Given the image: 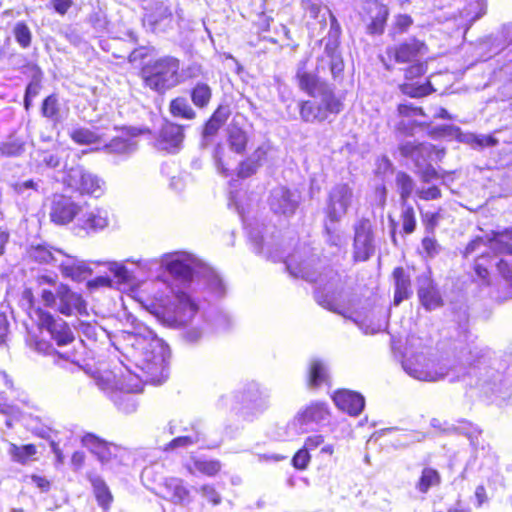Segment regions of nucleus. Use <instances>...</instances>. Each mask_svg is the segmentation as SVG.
<instances>
[{
  "label": "nucleus",
  "mask_w": 512,
  "mask_h": 512,
  "mask_svg": "<svg viewBox=\"0 0 512 512\" xmlns=\"http://www.w3.org/2000/svg\"><path fill=\"white\" fill-rule=\"evenodd\" d=\"M317 260L313 256L304 258L299 251L289 255L285 261L286 269L295 278H302L317 284L315 299L323 307L343 315L358 324L365 334H375L381 331V324L366 325L348 314L346 301L350 303V292L346 288V277H342L333 269H325L318 273L315 268Z\"/></svg>",
  "instance_id": "nucleus-1"
},
{
  "label": "nucleus",
  "mask_w": 512,
  "mask_h": 512,
  "mask_svg": "<svg viewBox=\"0 0 512 512\" xmlns=\"http://www.w3.org/2000/svg\"><path fill=\"white\" fill-rule=\"evenodd\" d=\"M131 343L132 358L136 367L144 374V382L162 384L167 377L163 347L155 333L143 324H136L127 332Z\"/></svg>",
  "instance_id": "nucleus-2"
},
{
  "label": "nucleus",
  "mask_w": 512,
  "mask_h": 512,
  "mask_svg": "<svg viewBox=\"0 0 512 512\" xmlns=\"http://www.w3.org/2000/svg\"><path fill=\"white\" fill-rule=\"evenodd\" d=\"M162 265L172 277L182 283H189L194 278H203L208 288L217 297H222L225 294L226 288L221 277L212 268L189 253L167 254L162 259Z\"/></svg>",
  "instance_id": "nucleus-3"
},
{
  "label": "nucleus",
  "mask_w": 512,
  "mask_h": 512,
  "mask_svg": "<svg viewBox=\"0 0 512 512\" xmlns=\"http://www.w3.org/2000/svg\"><path fill=\"white\" fill-rule=\"evenodd\" d=\"M386 54L398 64H408L404 69V76L408 80L422 76L427 71V64L423 59L428 54V46L415 37L388 47Z\"/></svg>",
  "instance_id": "nucleus-4"
},
{
  "label": "nucleus",
  "mask_w": 512,
  "mask_h": 512,
  "mask_svg": "<svg viewBox=\"0 0 512 512\" xmlns=\"http://www.w3.org/2000/svg\"><path fill=\"white\" fill-rule=\"evenodd\" d=\"M179 70V59L164 56L148 63L142 69L143 80L147 87L162 94L180 83Z\"/></svg>",
  "instance_id": "nucleus-5"
},
{
  "label": "nucleus",
  "mask_w": 512,
  "mask_h": 512,
  "mask_svg": "<svg viewBox=\"0 0 512 512\" xmlns=\"http://www.w3.org/2000/svg\"><path fill=\"white\" fill-rule=\"evenodd\" d=\"M198 305L183 291L173 294L168 305L157 309L156 317L165 325L172 328L185 327L197 314Z\"/></svg>",
  "instance_id": "nucleus-6"
},
{
  "label": "nucleus",
  "mask_w": 512,
  "mask_h": 512,
  "mask_svg": "<svg viewBox=\"0 0 512 512\" xmlns=\"http://www.w3.org/2000/svg\"><path fill=\"white\" fill-rule=\"evenodd\" d=\"M40 296L46 307H57V310L65 316L86 313V302L81 294L74 292L66 284L59 283L55 292L44 288Z\"/></svg>",
  "instance_id": "nucleus-7"
},
{
  "label": "nucleus",
  "mask_w": 512,
  "mask_h": 512,
  "mask_svg": "<svg viewBox=\"0 0 512 512\" xmlns=\"http://www.w3.org/2000/svg\"><path fill=\"white\" fill-rule=\"evenodd\" d=\"M317 98L320 101L307 100L300 102V117L304 122H322L328 118L329 114H338L343 110V103L334 92H326L323 95H318Z\"/></svg>",
  "instance_id": "nucleus-8"
},
{
  "label": "nucleus",
  "mask_w": 512,
  "mask_h": 512,
  "mask_svg": "<svg viewBox=\"0 0 512 512\" xmlns=\"http://www.w3.org/2000/svg\"><path fill=\"white\" fill-rule=\"evenodd\" d=\"M64 184L74 192L95 198L102 196L105 190V182L82 166L68 169L64 178Z\"/></svg>",
  "instance_id": "nucleus-9"
},
{
  "label": "nucleus",
  "mask_w": 512,
  "mask_h": 512,
  "mask_svg": "<svg viewBox=\"0 0 512 512\" xmlns=\"http://www.w3.org/2000/svg\"><path fill=\"white\" fill-rule=\"evenodd\" d=\"M354 198V189L348 183H337L332 186L326 199L327 220L331 224L339 223L353 205Z\"/></svg>",
  "instance_id": "nucleus-10"
},
{
  "label": "nucleus",
  "mask_w": 512,
  "mask_h": 512,
  "mask_svg": "<svg viewBox=\"0 0 512 512\" xmlns=\"http://www.w3.org/2000/svg\"><path fill=\"white\" fill-rule=\"evenodd\" d=\"M109 223V213L105 208H90L85 204L74 222V231L79 236H89L104 230Z\"/></svg>",
  "instance_id": "nucleus-11"
},
{
  "label": "nucleus",
  "mask_w": 512,
  "mask_h": 512,
  "mask_svg": "<svg viewBox=\"0 0 512 512\" xmlns=\"http://www.w3.org/2000/svg\"><path fill=\"white\" fill-rule=\"evenodd\" d=\"M324 42V52L318 58L316 65V72L324 71L329 68L332 78L335 81L341 80L344 70V62L338 51L339 40L338 31L330 32L327 38L322 40Z\"/></svg>",
  "instance_id": "nucleus-12"
},
{
  "label": "nucleus",
  "mask_w": 512,
  "mask_h": 512,
  "mask_svg": "<svg viewBox=\"0 0 512 512\" xmlns=\"http://www.w3.org/2000/svg\"><path fill=\"white\" fill-rule=\"evenodd\" d=\"M267 202L274 215L288 219L296 213L300 195L285 186H277L270 191Z\"/></svg>",
  "instance_id": "nucleus-13"
},
{
  "label": "nucleus",
  "mask_w": 512,
  "mask_h": 512,
  "mask_svg": "<svg viewBox=\"0 0 512 512\" xmlns=\"http://www.w3.org/2000/svg\"><path fill=\"white\" fill-rule=\"evenodd\" d=\"M353 257L355 261L369 260L375 253L374 234L370 220L362 218L354 227Z\"/></svg>",
  "instance_id": "nucleus-14"
},
{
  "label": "nucleus",
  "mask_w": 512,
  "mask_h": 512,
  "mask_svg": "<svg viewBox=\"0 0 512 512\" xmlns=\"http://www.w3.org/2000/svg\"><path fill=\"white\" fill-rule=\"evenodd\" d=\"M389 16V9L380 0H364L361 17L371 35H381Z\"/></svg>",
  "instance_id": "nucleus-15"
},
{
  "label": "nucleus",
  "mask_w": 512,
  "mask_h": 512,
  "mask_svg": "<svg viewBox=\"0 0 512 512\" xmlns=\"http://www.w3.org/2000/svg\"><path fill=\"white\" fill-rule=\"evenodd\" d=\"M328 414V409L324 403H312L298 412L288 424V428L293 430V435L303 434L309 430L311 424H319L327 420Z\"/></svg>",
  "instance_id": "nucleus-16"
},
{
  "label": "nucleus",
  "mask_w": 512,
  "mask_h": 512,
  "mask_svg": "<svg viewBox=\"0 0 512 512\" xmlns=\"http://www.w3.org/2000/svg\"><path fill=\"white\" fill-rule=\"evenodd\" d=\"M417 295L421 305L427 311H433L444 305L443 297L437 284L431 278L430 271L417 277Z\"/></svg>",
  "instance_id": "nucleus-17"
},
{
  "label": "nucleus",
  "mask_w": 512,
  "mask_h": 512,
  "mask_svg": "<svg viewBox=\"0 0 512 512\" xmlns=\"http://www.w3.org/2000/svg\"><path fill=\"white\" fill-rule=\"evenodd\" d=\"M81 211V206L65 195H54L50 207V219L58 225H66L76 221Z\"/></svg>",
  "instance_id": "nucleus-18"
},
{
  "label": "nucleus",
  "mask_w": 512,
  "mask_h": 512,
  "mask_svg": "<svg viewBox=\"0 0 512 512\" xmlns=\"http://www.w3.org/2000/svg\"><path fill=\"white\" fill-rule=\"evenodd\" d=\"M485 13L484 0H459L457 13H449V19L454 20L458 28H463L465 32L469 27Z\"/></svg>",
  "instance_id": "nucleus-19"
},
{
  "label": "nucleus",
  "mask_w": 512,
  "mask_h": 512,
  "mask_svg": "<svg viewBox=\"0 0 512 512\" xmlns=\"http://www.w3.org/2000/svg\"><path fill=\"white\" fill-rule=\"evenodd\" d=\"M306 63L307 60L300 61L297 67L296 79L299 88L313 98L326 92H334L328 83L320 79L319 72L315 73L306 68Z\"/></svg>",
  "instance_id": "nucleus-20"
},
{
  "label": "nucleus",
  "mask_w": 512,
  "mask_h": 512,
  "mask_svg": "<svg viewBox=\"0 0 512 512\" xmlns=\"http://www.w3.org/2000/svg\"><path fill=\"white\" fill-rule=\"evenodd\" d=\"M39 324L46 329L58 346H64L74 341V335L69 325L60 317L49 312H41Z\"/></svg>",
  "instance_id": "nucleus-21"
},
{
  "label": "nucleus",
  "mask_w": 512,
  "mask_h": 512,
  "mask_svg": "<svg viewBox=\"0 0 512 512\" xmlns=\"http://www.w3.org/2000/svg\"><path fill=\"white\" fill-rule=\"evenodd\" d=\"M402 366L411 377L429 382L444 379L450 370L446 363L429 362L426 367H422L419 364L413 363L410 359L405 360Z\"/></svg>",
  "instance_id": "nucleus-22"
},
{
  "label": "nucleus",
  "mask_w": 512,
  "mask_h": 512,
  "mask_svg": "<svg viewBox=\"0 0 512 512\" xmlns=\"http://www.w3.org/2000/svg\"><path fill=\"white\" fill-rule=\"evenodd\" d=\"M57 267L64 278H69L73 281H83L91 276L93 272L88 262L76 256L65 254L63 251L61 252Z\"/></svg>",
  "instance_id": "nucleus-23"
},
{
  "label": "nucleus",
  "mask_w": 512,
  "mask_h": 512,
  "mask_svg": "<svg viewBox=\"0 0 512 512\" xmlns=\"http://www.w3.org/2000/svg\"><path fill=\"white\" fill-rule=\"evenodd\" d=\"M247 122L243 115H235L227 127V141L231 151L243 154L246 150L249 135L246 130Z\"/></svg>",
  "instance_id": "nucleus-24"
},
{
  "label": "nucleus",
  "mask_w": 512,
  "mask_h": 512,
  "mask_svg": "<svg viewBox=\"0 0 512 512\" xmlns=\"http://www.w3.org/2000/svg\"><path fill=\"white\" fill-rule=\"evenodd\" d=\"M183 140V126L167 121L159 130L156 147L174 153L181 148Z\"/></svg>",
  "instance_id": "nucleus-25"
},
{
  "label": "nucleus",
  "mask_w": 512,
  "mask_h": 512,
  "mask_svg": "<svg viewBox=\"0 0 512 512\" xmlns=\"http://www.w3.org/2000/svg\"><path fill=\"white\" fill-rule=\"evenodd\" d=\"M398 150L402 157L411 159L418 169L430 163V159L435 152V147L430 143L405 141L399 144Z\"/></svg>",
  "instance_id": "nucleus-26"
},
{
  "label": "nucleus",
  "mask_w": 512,
  "mask_h": 512,
  "mask_svg": "<svg viewBox=\"0 0 512 512\" xmlns=\"http://www.w3.org/2000/svg\"><path fill=\"white\" fill-rule=\"evenodd\" d=\"M269 397L268 391L261 390L257 383H248L241 391L242 408L252 413L262 412L269 405Z\"/></svg>",
  "instance_id": "nucleus-27"
},
{
  "label": "nucleus",
  "mask_w": 512,
  "mask_h": 512,
  "mask_svg": "<svg viewBox=\"0 0 512 512\" xmlns=\"http://www.w3.org/2000/svg\"><path fill=\"white\" fill-rule=\"evenodd\" d=\"M140 376L136 378L129 376V380L125 379L119 380L117 383V388L123 394H115L113 396V401L125 413H131L136 410V403L133 397L130 395L132 393H138L142 390L141 385L139 383Z\"/></svg>",
  "instance_id": "nucleus-28"
},
{
  "label": "nucleus",
  "mask_w": 512,
  "mask_h": 512,
  "mask_svg": "<svg viewBox=\"0 0 512 512\" xmlns=\"http://www.w3.org/2000/svg\"><path fill=\"white\" fill-rule=\"evenodd\" d=\"M333 400L340 410L347 412L351 416H358L365 406L364 397L360 393L350 390L337 391L333 396Z\"/></svg>",
  "instance_id": "nucleus-29"
},
{
  "label": "nucleus",
  "mask_w": 512,
  "mask_h": 512,
  "mask_svg": "<svg viewBox=\"0 0 512 512\" xmlns=\"http://www.w3.org/2000/svg\"><path fill=\"white\" fill-rule=\"evenodd\" d=\"M145 10L143 23L151 31H156L161 24L170 22L172 19L171 9L163 2L155 1Z\"/></svg>",
  "instance_id": "nucleus-30"
},
{
  "label": "nucleus",
  "mask_w": 512,
  "mask_h": 512,
  "mask_svg": "<svg viewBox=\"0 0 512 512\" xmlns=\"http://www.w3.org/2000/svg\"><path fill=\"white\" fill-rule=\"evenodd\" d=\"M81 442L82 445L88 448L101 463L105 464L111 460L113 456L111 451L112 444L106 442L105 440L92 433L85 434L82 437Z\"/></svg>",
  "instance_id": "nucleus-31"
},
{
  "label": "nucleus",
  "mask_w": 512,
  "mask_h": 512,
  "mask_svg": "<svg viewBox=\"0 0 512 512\" xmlns=\"http://www.w3.org/2000/svg\"><path fill=\"white\" fill-rule=\"evenodd\" d=\"M395 279L394 304L399 305L403 300L412 295L410 276L402 267H397L393 271Z\"/></svg>",
  "instance_id": "nucleus-32"
},
{
  "label": "nucleus",
  "mask_w": 512,
  "mask_h": 512,
  "mask_svg": "<svg viewBox=\"0 0 512 512\" xmlns=\"http://www.w3.org/2000/svg\"><path fill=\"white\" fill-rule=\"evenodd\" d=\"M41 115L50 120L53 124H58L63 121L64 112L56 94H51L43 100Z\"/></svg>",
  "instance_id": "nucleus-33"
},
{
  "label": "nucleus",
  "mask_w": 512,
  "mask_h": 512,
  "mask_svg": "<svg viewBox=\"0 0 512 512\" xmlns=\"http://www.w3.org/2000/svg\"><path fill=\"white\" fill-rule=\"evenodd\" d=\"M103 149L109 154L129 155L136 151L137 142L131 137H114L104 145Z\"/></svg>",
  "instance_id": "nucleus-34"
},
{
  "label": "nucleus",
  "mask_w": 512,
  "mask_h": 512,
  "mask_svg": "<svg viewBox=\"0 0 512 512\" xmlns=\"http://www.w3.org/2000/svg\"><path fill=\"white\" fill-rule=\"evenodd\" d=\"M165 490L167 498L173 503L184 504L189 502V491L183 485L182 480L178 478H170L165 482Z\"/></svg>",
  "instance_id": "nucleus-35"
},
{
  "label": "nucleus",
  "mask_w": 512,
  "mask_h": 512,
  "mask_svg": "<svg viewBox=\"0 0 512 512\" xmlns=\"http://www.w3.org/2000/svg\"><path fill=\"white\" fill-rule=\"evenodd\" d=\"M61 252V250H54L53 252L51 248L45 245H37L30 248L29 255L34 261L40 264H52L57 266Z\"/></svg>",
  "instance_id": "nucleus-36"
},
{
  "label": "nucleus",
  "mask_w": 512,
  "mask_h": 512,
  "mask_svg": "<svg viewBox=\"0 0 512 512\" xmlns=\"http://www.w3.org/2000/svg\"><path fill=\"white\" fill-rule=\"evenodd\" d=\"M490 248L498 253L512 255V230L502 232H492V237L488 239Z\"/></svg>",
  "instance_id": "nucleus-37"
},
{
  "label": "nucleus",
  "mask_w": 512,
  "mask_h": 512,
  "mask_svg": "<svg viewBox=\"0 0 512 512\" xmlns=\"http://www.w3.org/2000/svg\"><path fill=\"white\" fill-rule=\"evenodd\" d=\"M395 185L400 197V204L408 203V199L415 189V181L413 178L403 171L396 173Z\"/></svg>",
  "instance_id": "nucleus-38"
},
{
  "label": "nucleus",
  "mask_w": 512,
  "mask_h": 512,
  "mask_svg": "<svg viewBox=\"0 0 512 512\" xmlns=\"http://www.w3.org/2000/svg\"><path fill=\"white\" fill-rule=\"evenodd\" d=\"M169 112L173 117L192 120L196 112L185 97H176L169 104Z\"/></svg>",
  "instance_id": "nucleus-39"
},
{
  "label": "nucleus",
  "mask_w": 512,
  "mask_h": 512,
  "mask_svg": "<svg viewBox=\"0 0 512 512\" xmlns=\"http://www.w3.org/2000/svg\"><path fill=\"white\" fill-rule=\"evenodd\" d=\"M190 97L196 107L206 108L212 98V89L207 83L197 82L190 91Z\"/></svg>",
  "instance_id": "nucleus-40"
},
{
  "label": "nucleus",
  "mask_w": 512,
  "mask_h": 512,
  "mask_svg": "<svg viewBox=\"0 0 512 512\" xmlns=\"http://www.w3.org/2000/svg\"><path fill=\"white\" fill-rule=\"evenodd\" d=\"M191 430L192 434H183L173 439L169 443V448L174 449L178 447H189L191 445L197 444L203 436L200 423H192Z\"/></svg>",
  "instance_id": "nucleus-41"
},
{
  "label": "nucleus",
  "mask_w": 512,
  "mask_h": 512,
  "mask_svg": "<svg viewBox=\"0 0 512 512\" xmlns=\"http://www.w3.org/2000/svg\"><path fill=\"white\" fill-rule=\"evenodd\" d=\"M329 374L327 366L318 359H313L309 367V386L318 387L323 383H328Z\"/></svg>",
  "instance_id": "nucleus-42"
},
{
  "label": "nucleus",
  "mask_w": 512,
  "mask_h": 512,
  "mask_svg": "<svg viewBox=\"0 0 512 512\" xmlns=\"http://www.w3.org/2000/svg\"><path fill=\"white\" fill-rule=\"evenodd\" d=\"M440 482L441 477L439 472L433 468L426 467L422 470L416 488L421 493H427L430 488L438 486Z\"/></svg>",
  "instance_id": "nucleus-43"
},
{
  "label": "nucleus",
  "mask_w": 512,
  "mask_h": 512,
  "mask_svg": "<svg viewBox=\"0 0 512 512\" xmlns=\"http://www.w3.org/2000/svg\"><path fill=\"white\" fill-rule=\"evenodd\" d=\"M12 34L21 48L28 49L31 46L33 34L26 22L17 21L12 28Z\"/></svg>",
  "instance_id": "nucleus-44"
},
{
  "label": "nucleus",
  "mask_w": 512,
  "mask_h": 512,
  "mask_svg": "<svg viewBox=\"0 0 512 512\" xmlns=\"http://www.w3.org/2000/svg\"><path fill=\"white\" fill-rule=\"evenodd\" d=\"M91 483L99 505L105 510L108 509L112 501V495L106 483L100 477L91 478Z\"/></svg>",
  "instance_id": "nucleus-45"
},
{
  "label": "nucleus",
  "mask_w": 512,
  "mask_h": 512,
  "mask_svg": "<svg viewBox=\"0 0 512 512\" xmlns=\"http://www.w3.org/2000/svg\"><path fill=\"white\" fill-rule=\"evenodd\" d=\"M301 6L305 12V16L311 19H319V22H326V7L322 6L320 0H301Z\"/></svg>",
  "instance_id": "nucleus-46"
},
{
  "label": "nucleus",
  "mask_w": 512,
  "mask_h": 512,
  "mask_svg": "<svg viewBox=\"0 0 512 512\" xmlns=\"http://www.w3.org/2000/svg\"><path fill=\"white\" fill-rule=\"evenodd\" d=\"M400 89L403 94L412 98L424 97L435 91L429 80L423 84L405 83L400 86Z\"/></svg>",
  "instance_id": "nucleus-47"
},
{
  "label": "nucleus",
  "mask_w": 512,
  "mask_h": 512,
  "mask_svg": "<svg viewBox=\"0 0 512 512\" xmlns=\"http://www.w3.org/2000/svg\"><path fill=\"white\" fill-rule=\"evenodd\" d=\"M402 230L405 234H412L416 229V217L414 208L409 203L400 204Z\"/></svg>",
  "instance_id": "nucleus-48"
},
{
  "label": "nucleus",
  "mask_w": 512,
  "mask_h": 512,
  "mask_svg": "<svg viewBox=\"0 0 512 512\" xmlns=\"http://www.w3.org/2000/svg\"><path fill=\"white\" fill-rule=\"evenodd\" d=\"M41 180L28 179L24 181H17L11 184L13 192L22 197H30L33 193H38Z\"/></svg>",
  "instance_id": "nucleus-49"
},
{
  "label": "nucleus",
  "mask_w": 512,
  "mask_h": 512,
  "mask_svg": "<svg viewBox=\"0 0 512 512\" xmlns=\"http://www.w3.org/2000/svg\"><path fill=\"white\" fill-rule=\"evenodd\" d=\"M8 452L14 461L25 463L29 458L36 454L37 450L33 444L17 446L16 444L11 443Z\"/></svg>",
  "instance_id": "nucleus-50"
},
{
  "label": "nucleus",
  "mask_w": 512,
  "mask_h": 512,
  "mask_svg": "<svg viewBox=\"0 0 512 512\" xmlns=\"http://www.w3.org/2000/svg\"><path fill=\"white\" fill-rule=\"evenodd\" d=\"M71 138L74 142L81 145L100 143L101 137L88 128H77L71 132Z\"/></svg>",
  "instance_id": "nucleus-51"
},
{
  "label": "nucleus",
  "mask_w": 512,
  "mask_h": 512,
  "mask_svg": "<svg viewBox=\"0 0 512 512\" xmlns=\"http://www.w3.org/2000/svg\"><path fill=\"white\" fill-rule=\"evenodd\" d=\"M34 349L40 353L44 354H53L55 355L54 363L60 364V361L63 360L65 362H69L72 360V357L74 356L73 353H60L56 352L54 348L46 341L43 340H35L34 342Z\"/></svg>",
  "instance_id": "nucleus-52"
},
{
  "label": "nucleus",
  "mask_w": 512,
  "mask_h": 512,
  "mask_svg": "<svg viewBox=\"0 0 512 512\" xmlns=\"http://www.w3.org/2000/svg\"><path fill=\"white\" fill-rule=\"evenodd\" d=\"M42 71L39 67L33 64V74L31 81L28 83L25 89V96L28 98H35L38 96L41 90Z\"/></svg>",
  "instance_id": "nucleus-53"
},
{
  "label": "nucleus",
  "mask_w": 512,
  "mask_h": 512,
  "mask_svg": "<svg viewBox=\"0 0 512 512\" xmlns=\"http://www.w3.org/2000/svg\"><path fill=\"white\" fill-rule=\"evenodd\" d=\"M325 241L328 245L340 247L342 243V234L339 231L337 224H331L330 221L324 223Z\"/></svg>",
  "instance_id": "nucleus-54"
},
{
  "label": "nucleus",
  "mask_w": 512,
  "mask_h": 512,
  "mask_svg": "<svg viewBox=\"0 0 512 512\" xmlns=\"http://www.w3.org/2000/svg\"><path fill=\"white\" fill-rule=\"evenodd\" d=\"M417 173L423 183L430 184L434 180L442 179L444 180V176L440 175L437 170L431 165V163H428L426 165H423L417 169ZM443 185H446L445 181H442Z\"/></svg>",
  "instance_id": "nucleus-55"
},
{
  "label": "nucleus",
  "mask_w": 512,
  "mask_h": 512,
  "mask_svg": "<svg viewBox=\"0 0 512 512\" xmlns=\"http://www.w3.org/2000/svg\"><path fill=\"white\" fill-rule=\"evenodd\" d=\"M25 151V144L20 140H14L11 142L3 143L0 146V153L7 157L20 156Z\"/></svg>",
  "instance_id": "nucleus-56"
},
{
  "label": "nucleus",
  "mask_w": 512,
  "mask_h": 512,
  "mask_svg": "<svg viewBox=\"0 0 512 512\" xmlns=\"http://www.w3.org/2000/svg\"><path fill=\"white\" fill-rule=\"evenodd\" d=\"M259 168V164L255 162L251 156H249L239 163L237 176L242 179L251 177L258 171Z\"/></svg>",
  "instance_id": "nucleus-57"
},
{
  "label": "nucleus",
  "mask_w": 512,
  "mask_h": 512,
  "mask_svg": "<svg viewBox=\"0 0 512 512\" xmlns=\"http://www.w3.org/2000/svg\"><path fill=\"white\" fill-rule=\"evenodd\" d=\"M422 249L427 257L434 258L441 251V245L435 239L434 234H426L421 242Z\"/></svg>",
  "instance_id": "nucleus-58"
},
{
  "label": "nucleus",
  "mask_w": 512,
  "mask_h": 512,
  "mask_svg": "<svg viewBox=\"0 0 512 512\" xmlns=\"http://www.w3.org/2000/svg\"><path fill=\"white\" fill-rule=\"evenodd\" d=\"M194 465L197 471L207 476H214L221 469V464L217 460H197Z\"/></svg>",
  "instance_id": "nucleus-59"
},
{
  "label": "nucleus",
  "mask_w": 512,
  "mask_h": 512,
  "mask_svg": "<svg viewBox=\"0 0 512 512\" xmlns=\"http://www.w3.org/2000/svg\"><path fill=\"white\" fill-rule=\"evenodd\" d=\"M467 141L471 143L473 147L478 148L493 147L498 144V140L492 135L470 134L467 136Z\"/></svg>",
  "instance_id": "nucleus-60"
},
{
  "label": "nucleus",
  "mask_w": 512,
  "mask_h": 512,
  "mask_svg": "<svg viewBox=\"0 0 512 512\" xmlns=\"http://www.w3.org/2000/svg\"><path fill=\"white\" fill-rule=\"evenodd\" d=\"M422 216V222L425 228L426 234H434L435 229L439 224V221L441 219V215L439 212H430L426 211L421 213Z\"/></svg>",
  "instance_id": "nucleus-61"
},
{
  "label": "nucleus",
  "mask_w": 512,
  "mask_h": 512,
  "mask_svg": "<svg viewBox=\"0 0 512 512\" xmlns=\"http://www.w3.org/2000/svg\"><path fill=\"white\" fill-rule=\"evenodd\" d=\"M273 150L274 147L270 142H264L259 145L250 156L259 164V167H261Z\"/></svg>",
  "instance_id": "nucleus-62"
},
{
  "label": "nucleus",
  "mask_w": 512,
  "mask_h": 512,
  "mask_svg": "<svg viewBox=\"0 0 512 512\" xmlns=\"http://www.w3.org/2000/svg\"><path fill=\"white\" fill-rule=\"evenodd\" d=\"M216 331H225L230 328L232 320L229 314L223 311H217L210 319Z\"/></svg>",
  "instance_id": "nucleus-63"
},
{
  "label": "nucleus",
  "mask_w": 512,
  "mask_h": 512,
  "mask_svg": "<svg viewBox=\"0 0 512 512\" xmlns=\"http://www.w3.org/2000/svg\"><path fill=\"white\" fill-rule=\"evenodd\" d=\"M109 270L114 274L120 283H128L131 280V274L127 268L117 262H108Z\"/></svg>",
  "instance_id": "nucleus-64"
}]
</instances>
